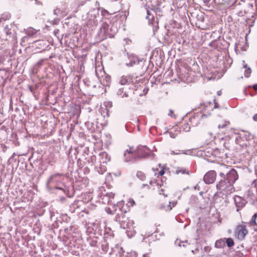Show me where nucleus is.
<instances>
[{"label":"nucleus","mask_w":257,"mask_h":257,"mask_svg":"<svg viewBox=\"0 0 257 257\" xmlns=\"http://www.w3.org/2000/svg\"><path fill=\"white\" fill-rule=\"evenodd\" d=\"M122 205V202H118L116 204H113V210H110L109 213L113 214L114 212H117L115 220L119 223L120 227L123 229H130L133 225V221L123 214L122 211L121 210ZM107 212L108 213V211Z\"/></svg>","instance_id":"1"},{"label":"nucleus","mask_w":257,"mask_h":257,"mask_svg":"<svg viewBox=\"0 0 257 257\" xmlns=\"http://www.w3.org/2000/svg\"><path fill=\"white\" fill-rule=\"evenodd\" d=\"M65 176L63 174L55 173L51 175L46 182V187L49 190L55 188L59 190H64L65 185L64 183Z\"/></svg>","instance_id":"2"},{"label":"nucleus","mask_w":257,"mask_h":257,"mask_svg":"<svg viewBox=\"0 0 257 257\" xmlns=\"http://www.w3.org/2000/svg\"><path fill=\"white\" fill-rule=\"evenodd\" d=\"M218 171L219 176L223 179H226L232 185L238 178L236 171L230 166L223 164H220L218 166Z\"/></svg>","instance_id":"3"},{"label":"nucleus","mask_w":257,"mask_h":257,"mask_svg":"<svg viewBox=\"0 0 257 257\" xmlns=\"http://www.w3.org/2000/svg\"><path fill=\"white\" fill-rule=\"evenodd\" d=\"M117 31L116 28L112 26L109 28L107 23H103L98 32V35L100 40H104L108 37H113Z\"/></svg>","instance_id":"4"},{"label":"nucleus","mask_w":257,"mask_h":257,"mask_svg":"<svg viewBox=\"0 0 257 257\" xmlns=\"http://www.w3.org/2000/svg\"><path fill=\"white\" fill-rule=\"evenodd\" d=\"M216 188L224 195L229 194L234 191L233 185L227 181L226 179L222 178L216 184Z\"/></svg>","instance_id":"5"},{"label":"nucleus","mask_w":257,"mask_h":257,"mask_svg":"<svg viewBox=\"0 0 257 257\" xmlns=\"http://www.w3.org/2000/svg\"><path fill=\"white\" fill-rule=\"evenodd\" d=\"M114 234L110 229H106L104 232L103 241L101 244V249L104 252H107L109 245L113 240Z\"/></svg>","instance_id":"6"},{"label":"nucleus","mask_w":257,"mask_h":257,"mask_svg":"<svg viewBox=\"0 0 257 257\" xmlns=\"http://www.w3.org/2000/svg\"><path fill=\"white\" fill-rule=\"evenodd\" d=\"M27 35L22 38L21 40V44L25 46L26 42L29 44L32 43V39L37 38L40 34L39 30H37L33 28H29L26 30Z\"/></svg>","instance_id":"7"},{"label":"nucleus","mask_w":257,"mask_h":257,"mask_svg":"<svg viewBox=\"0 0 257 257\" xmlns=\"http://www.w3.org/2000/svg\"><path fill=\"white\" fill-rule=\"evenodd\" d=\"M247 198L252 201H257V179L254 180L246 192Z\"/></svg>","instance_id":"8"},{"label":"nucleus","mask_w":257,"mask_h":257,"mask_svg":"<svg viewBox=\"0 0 257 257\" xmlns=\"http://www.w3.org/2000/svg\"><path fill=\"white\" fill-rule=\"evenodd\" d=\"M248 233L246 226L244 224L237 225L234 231L235 236L240 240H243Z\"/></svg>","instance_id":"9"},{"label":"nucleus","mask_w":257,"mask_h":257,"mask_svg":"<svg viewBox=\"0 0 257 257\" xmlns=\"http://www.w3.org/2000/svg\"><path fill=\"white\" fill-rule=\"evenodd\" d=\"M97 15H98L97 10H93L91 13L89 12L86 18V19H87V24L92 26H96L98 24Z\"/></svg>","instance_id":"10"},{"label":"nucleus","mask_w":257,"mask_h":257,"mask_svg":"<svg viewBox=\"0 0 257 257\" xmlns=\"http://www.w3.org/2000/svg\"><path fill=\"white\" fill-rule=\"evenodd\" d=\"M135 152L138 159H139L148 157L151 153V151L146 146H139Z\"/></svg>","instance_id":"11"},{"label":"nucleus","mask_w":257,"mask_h":257,"mask_svg":"<svg viewBox=\"0 0 257 257\" xmlns=\"http://www.w3.org/2000/svg\"><path fill=\"white\" fill-rule=\"evenodd\" d=\"M14 25L12 23L5 26L4 31L7 36L6 38V40L9 41L11 39H14L15 38V33L14 30Z\"/></svg>","instance_id":"12"},{"label":"nucleus","mask_w":257,"mask_h":257,"mask_svg":"<svg viewBox=\"0 0 257 257\" xmlns=\"http://www.w3.org/2000/svg\"><path fill=\"white\" fill-rule=\"evenodd\" d=\"M216 178V173L215 171L211 170L207 172L204 176V182L205 184H210L215 182Z\"/></svg>","instance_id":"13"},{"label":"nucleus","mask_w":257,"mask_h":257,"mask_svg":"<svg viewBox=\"0 0 257 257\" xmlns=\"http://www.w3.org/2000/svg\"><path fill=\"white\" fill-rule=\"evenodd\" d=\"M133 148L130 150H126L124 151L123 156L125 162L134 161L138 159V157L135 152L132 150Z\"/></svg>","instance_id":"14"},{"label":"nucleus","mask_w":257,"mask_h":257,"mask_svg":"<svg viewBox=\"0 0 257 257\" xmlns=\"http://www.w3.org/2000/svg\"><path fill=\"white\" fill-rule=\"evenodd\" d=\"M128 58L130 61L129 63H126V65L128 67H132L134 65H138L140 64V62L144 61L143 58H140L134 54L128 55Z\"/></svg>","instance_id":"15"},{"label":"nucleus","mask_w":257,"mask_h":257,"mask_svg":"<svg viewBox=\"0 0 257 257\" xmlns=\"http://www.w3.org/2000/svg\"><path fill=\"white\" fill-rule=\"evenodd\" d=\"M114 194L112 192H107L105 194L101 195L102 202L104 204H110L112 203V200L114 199Z\"/></svg>","instance_id":"16"},{"label":"nucleus","mask_w":257,"mask_h":257,"mask_svg":"<svg viewBox=\"0 0 257 257\" xmlns=\"http://www.w3.org/2000/svg\"><path fill=\"white\" fill-rule=\"evenodd\" d=\"M99 158V163L104 165H106L107 163L110 161V157L105 152L100 153Z\"/></svg>","instance_id":"17"},{"label":"nucleus","mask_w":257,"mask_h":257,"mask_svg":"<svg viewBox=\"0 0 257 257\" xmlns=\"http://www.w3.org/2000/svg\"><path fill=\"white\" fill-rule=\"evenodd\" d=\"M128 89L129 88L127 86L121 87L117 91V94L120 98L128 97L129 96Z\"/></svg>","instance_id":"18"},{"label":"nucleus","mask_w":257,"mask_h":257,"mask_svg":"<svg viewBox=\"0 0 257 257\" xmlns=\"http://www.w3.org/2000/svg\"><path fill=\"white\" fill-rule=\"evenodd\" d=\"M234 201L236 206L238 208H241L245 204V200L238 196L234 197Z\"/></svg>","instance_id":"19"},{"label":"nucleus","mask_w":257,"mask_h":257,"mask_svg":"<svg viewBox=\"0 0 257 257\" xmlns=\"http://www.w3.org/2000/svg\"><path fill=\"white\" fill-rule=\"evenodd\" d=\"M239 137L243 141H249L251 139L250 134L248 132L242 131L239 134Z\"/></svg>","instance_id":"20"},{"label":"nucleus","mask_w":257,"mask_h":257,"mask_svg":"<svg viewBox=\"0 0 257 257\" xmlns=\"http://www.w3.org/2000/svg\"><path fill=\"white\" fill-rule=\"evenodd\" d=\"M176 204V202H173L172 203L171 202V201L169 202V204L165 205L164 204H161L160 206V209H163L166 211H169L171 210L172 208V207L175 206V205Z\"/></svg>","instance_id":"21"},{"label":"nucleus","mask_w":257,"mask_h":257,"mask_svg":"<svg viewBox=\"0 0 257 257\" xmlns=\"http://www.w3.org/2000/svg\"><path fill=\"white\" fill-rule=\"evenodd\" d=\"M155 13V12L153 10H147V16H146V19L148 20L149 23V24H152L153 22L155 21V17L154 15L153 14Z\"/></svg>","instance_id":"22"},{"label":"nucleus","mask_w":257,"mask_h":257,"mask_svg":"<svg viewBox=\"0 0 257 257\" xmlns=\"http://www.w3.org/2000/svg\"><path fill=\"white\" fill-rule=\"evenodd\" d=\"M132 81V78L130 76H122L120 78L119 83L122 85L129 84Z\"/></svg>","instance_id":"23"},{"label":"nucleus","mask_w":257,"mask_h":257,"mask_svg":"<svg viewBox=\"0 0 257 257\" xmlns=\"http://www.w3.org/2000/svg\"><path fill=\"white\" fill-rule=\"evenodd\" d=\"M11 17V15L8 12H6L0 15V23H3L7 20H10Z\"/></svg>","instance_id":"24"},{"label":"nucleus","mask_w":257,"mask_h":257,"mask_svg":"<svg viewBox=\"0 0 257 257\" xmlns=\"http://www.w3.org/2000/svg\"><path fill=\"white\" fill-rule=\"evenodd\" d=\"M225 238H221L216 241L215 247L216 248H223L225 246Z\"/></svg>","instance_id":"25"},{"label":"nucleus","mask_w":257,"mask_h":257,"mask_svg":"<svg viewBox=\"0 0 257 257\" xmlns=\"http://www.w3.org/2000/svg\"><path fill=\"white\" fill-rule=\"evenodd\" d=\"M242 63L243 64V68L245 69L244 73V76L245 77H248L251 74V70L250 68L247 66V65L246 64H245V61L244 60L242 61Z\"/></svg>","instance_id":"26"},{"label":"nucleus","mask_w":257,"mask_h":257,"mask_svg":"<svg viewBox=\"0 0 257 257\" xmlns=\"http://www.w3.org/2000/svg\"><path fill=\"white\" fill-rule=\"evenodd\" d=\"M96 170L99 174H103L107 170L106 165L100 163L99 166L96 167Z\"/></svg>","instance_id":"27"},{"label":"nucleus","mask_w":257,"mask_h":257,"mask_svg":"<svg viewBox=\"0 0 257 257\" xmlns=\"http://www.w3.org/2000/svg\"><path fill=\"white\" fill-rule=\"evenodd\" d=\"M193 153V151L191 150H188L186 151H179L178 152H175L174 151H172L171 152V155H179L181 153L185 154V155H192Z\"/></svg>","instance_id":"28"},{"label":"nucleus","mask_w":257,"mask_h":257,"mask_svg":"<svg viewBox=\"0 0 257 257\" xmlns=\"http://www.w3.org/2000/svg\"><path fill=\"white\" fill-rule=\"evenodd\" d=\"M249 223L250 225H255L257 226V213H255L252 217L251 219L249 221Z\"/></svg>","instance_id":"29"},{"label":"nucleus","mask_w":257,"mask_h":257,"mask_svg":"<svg viewBox=\"0 0 257 257\" xmlns=\"http://www.w3.org/2000/svg\"><path fill=\"white\" fill-rule=\"evenodd\" d=\"M226 241L225 243H226L228 247H232L233 246L234 243L233 240L231 238H225Z\"/></svg>","instance_id":"30"},{"label":"nucleus","mask_w":257,"mask_h":257,"mask_svg":"<svg viewBox=\"0 0 257 257\" xmlns=\"http://www.w3.org/2000/svg\"><path fill=\"white\" fill-rule=\"evenodd\" d=\"M158 168H153L152 170L155 172V175H157V177H159V176H162L164 174L165 172L164 171V169H162L161 170H160L158 174L156 173V172L158 171Z\"/></svg>","instance_id":"31"},{"label":"nucleus","mask_w":257,"mask_h":257,"mask_svg":"<svg viewBox=\"0 0 257 257\" xmlns=\"http://www.w3.org/2000/svg\"><path fill=\"white\" fill-rule=\"evenodd\" d=\"M181 128L185 132H188L190 130V125L188 123H186L182 125Z\"/></svg>","instance_id":"32"},{"label":"nucleus","mask_w":257,"mask_h":257,"mask_svg":"<svg viewBox=\"0 0 257 257\" xmlns=\"http://www.w3.org/2000/svg\"><path fill=\"white\" fill-rule=\"evenodd\" d=\"M137 177L141 180H144L145 179V175L141 171H139L137 173Z\"/></svg>","instance_id":"33"},{"label":"nucleus","mask_w":257,"mask_h":257,"mask_svg":"<svg viewBox=\"0 0 257 257\" xmlns=\"http://www.w3.org/2000/svg\"><path fill=\"white\" fill-rule=\"evenodd\" d=\"M176 173L177 174H179V173H182L183 174H189V172L186 169L183 168H178V169L176 170Z\"/></svg>","instance_id":"34"},{"label":"nucleus","mask_w":257,"mask_h":257,"mask_svg":"<svg viewBox=\"0 0 257 257\" xmlns=\"http://www.w3.org/2000/svg\"><path fill=\"white\" fill-rule=\"evenodd\" d=\"M229 124V122L227 121H225L223 122L222 123L219 124L218 125V128H225L226 126H227Z\"/></svg>","instance_id":"35"},{"label":"nucleus","mask_w":257,"mask_h":257,"mask_svg":"<svg viewBox=\"0 0 257 257\" xmlns=\"http://www.w3.org/2000/svg\"><path fill=\"white\" fill-rule=\"evenodd\" d=\"M5 61V55L3 54H0V65L3 64Z\"/></svg>","instance_id":"36"},{"label":"nucleus","mask_w":257,"mask_h":257,"mask_svg":"<svg viewBox=\"0 0 257 257\" xmlns=\"http://www.w3.org/2000/svg\"><path fill=\"white\" fill-rule=\"evenodd\" d=\"M44 61V59H42L41 60H40L36 64V65L38 66V67H41V66L43 65V62Z\"/></svg>","instance_id":"37"},{"label":"nucleus","mask_w":257,"mask_h":257,"mask_svg":"<svg viewBox=\"0 0 257 257\" xmlns=\"http://www.w3.org/2000/svg\"><path fill=\"white\" fill-rule=\"evenodd\" d=\"M33 42H35L36 44V45L38 44V45H40V46H41L42 44H44V41H43V40L42 41L40 40L33 41L32 43H33Z\"/></svg>","instance_id":"38"},{"label":"nucleus","mask_w":257,"mask_h":257,"mask_svg":"<svg viewBox=\"0 0 257 257\" xmlns=\"http://www.w3.org/2000/svg\"><path fill=\"white\" fill-rule=\"evenodd\" d=\"M175 244H176V245H178V246H183V247H186V245L185 244V242H180H180L178 243V241H175Z\"/></svg>","instance_id":"39"},{"label":"nucleus","mask_w":257,"mask_h":257,"mask_svg":"<svg viewBox=\"0 0 257 257\" xmlns=\"http://www.w3.org/2000/svg\"><path fill=\"white\" fill-rule=\"evenodd\" d=\"M90 245L93 247L96 246L97 245V241L96 240H92L90 242Z\"/></svg>","instance_id":"40"},{"label":"nucleus","mask_w":257,"mask_h":257,"mask_svg":"<svg viewBox=\"0 0 257 257\" xmlns=\"http://www.w3.org/2000/svg\"><path fill=\"white\" fill-rule=\"evenodd\" d=\"M169 135H170V137L172 138H175L176 137V134H175V133H173L172 132H169Z\"/></svg>","instance_id":"41"},{"label":"nucleus","mask_w":257,"mask_h":257,"mask_svg":"<svg viewBox=\"0 0 257 257\" xmlns=\"http://www.w3.org/2000/svg\"><path fill=\"white\" fill-rule=\"evenodd\" d=\"M174 112H173V111L171 109L170 110V112L169 113H168V115L171 116V117H175V115H173Z\"/></svg>","instance_id":"42"},{"label":"nucleus","mask_w":257,"mask_h":257,"mask_svg":"<svg viewBox=\"0 0 257 257\" xmlns=\"http://www.w3.org/2000/svg\"><path fill=\"white\" fill-rule=\"evenodd\" d=\"M159 194H163L164 195L165 197H167V195H165V194H164V190L163 189H161L160 190H159Z\"/></svg>","instance_id":"43"},{"label":"nucleus","mask_w":257,"mask_h":257,"mask_svg":"<svg viewBox=\"0 0 257 257\" xmlns=\"http://www.w3.org/2000/svg\"><path fill=\"white\" fill-rule=\"evenodd\" d=\"M204 250L205 252H208L210 250V247L209 246H205L204 247Z\"/></svg>","instance_id":"44"},{"label":"nucleus","mask_w":257,"mask_h":257,"mask_svg":"<svg viewBox=\"0 0 257 257\" xmlns=\"http://www.w3.org/2000/svg\"><path fill=\"white\" fill-rule=\"evenodd\" d=\"M91 161L93 163L96 161V157L95 156H92L91 157Z\"/></svg>","instance_id":"45"},{"label":"nucleus","mask_w":257,"mask_h":257,"mask_svg":"<svg viewBox=\"0 0 257 257\" xmlns=\"http://www.w3.org/2000/svg\"><path fill=\"white\" fill-rule=\"evenodd\" d=\"M196 119V116H194V117H192L190 118V121L191 122H192L193 120H195Z\"/></svg>","instance_id":"46"},{"label":"nucleus","mask_w":257,"mask_h":257,"mask_svg":"<svg viewBox=\"0 0 257 257\" xmlns=\"http://www.w3.org/2000/svg\"><path fill=\"white\" fill-rule=\"evenodd\" d=\"M253 119L254 121H257V113L255 114L253 116Z\"/></svg>","instance_id":"47"},{"label":"nucleus","mask_w":257,"mask_h":257,"mask_svg":"<svg viewBox=\"0 0 257 257\" xmlns=\"http://www.w3.org/2000/svg\"><path fill=\"white\" fill-rule=\"evenodd\" d=\"M200 21L201 22H203L204 21V17H203V16L202 15L200 16Z\"/></svg>","instance_id":"48"},{"label":"nucleus","mask_w":257,"mask_h":257,"mask_svg":"<svg viewBox=\"0 0 257 257\" xmlns=\"http://www.w3.org/2000/svg\"><path fill=\"white\" fill-rule=\"evenodd\" d=\"M253 88L255 90H257V84H255L253 85Z\"/></svg>","instance_id":"49"},{"label":"nucleus","mask_w":257,"mask_h":257,"mask_svg":"<svg viewBox=\"0 0 257 257\" xmlns=\"http://www.w3.org/2000/svg\"><path fill=\"white\" fill-rule=\"evenodd\" d=\"M197 250H198V249L197 248V249H195V250H192V253H194L195 251H197Z\"/></svg>","instance_id":"50"},{"label":"nucleus","mask_w":257,"mask_h":257,"mask_svg":"<svg viewBox=\"0 0 257 257\" xmlns=\"http://www.w3.org/2000/svg\"><path fill=\"white\" fill-rule=\"evenodd\" d=\"M208 135L211 136H213V134L212 133H208Z\"/></svg>","instance_id":"51"},{"label":"nucleus","mask_w":257,"mask_h":257,"mask_svg":"<svg viewBox=\"0 0 257 257\" xmlns=\"http://www.w3.org/2000/svg\"><path fill=\"white\" fill-rule=\"evenodd\" d=\"M204 116H206V115L205 114H202L201 117L203 118Z\"/></svg>","instance_id":"52"},{"label":"nucleus","mask_w":257,"mask_h":257,"mask_svg":"<svg viewBox=\"0 0 257 257\" xmlns=\"http://www.w3.org/2000/svg\"><path fill=\"white\" fill-rule=\"evenodd\" d=\"M103 13L104 14H105V13H107V11L106 10H104V11H103Z\"/></svg>","instance_id":"53"},{"label":"nucleus","mask_w":257,"mask_h":257,"mask_svg":"<svg viewBox=\"0 0 257 257\" xmlns=\"http://www.w3.org/2000/svg\"><path fill=\"white\" fill-rule=\"evenodd\" d=\"M220 93H221V91H220L217 92V94L218 95H220Z\"/></svg>","instance_id":"54"},{"label":"nucleus","mask_w":257,"mask_h":257,"mask_svg":"<svg viewBox=\"0 0 257 257\" xmlns=\"http://www.w3.org/2000/svg\"><path fill=\"white\" fill-rule=\"evenodd\" d=\"M61 200L62 201L64 200H65V198H64V197H62V198H61Z\"/></svg>","instance_id":"55"},{"label":"nucleus","mask_w":257,"mask_h":257,"mask_svg":"<svg viewBox=\"0 0 257 257\" xmlns=\"http://www.w3.org/2000/svg\"><path fill=\"white\" fill-rule=\"evenodd\" d=\"M94 130H95V127L93 126V127L91 128L92 131H94Z\"/></svg>","instance_id":"56"},{"label":"nucleus","mask_w":257,"mask_h":257,"mask_svg":"<svg viewBox=\"0 0 257 257\" xmlns=\"http://www.w3.org/2000/svg\"><path fill=\"white\" fill-rule=\"evenodd\" d=\"M198 186V185H196L195 186L194 188H195V189H196L197 188Z\"/></svg>","instance_id":"57"},{"label":"nucleus","mask_w":257,"mask_h":257,"mask_svg":"<svg viewBox=\"0 0 257 257\" xmlns=\"http://www.w3.org/2000/svg\"><path fill=\"white\" fill-rule=\"evenodd\" d=\"M153 182L152 181H151L150 182V184L151 185H153Z\"/></svg>","instance_id":"58"},{"label":"nucleus","mask_w":257,"mask_h":257,"mask_svg":"<svg viewBox=\"0 0 257 257\" xmlns=\"http://www.w3.org/2000/svg\"><path fill=\"white\" fill-rule=\"evenodd\" d=\"M106 111V115H108V110L107 109H105Z\"/></svg>","instance_id":"59"},{"label":"nucleus","mask_w":257,"mask_h":257,"mask_svg":"<svg viewBox=\"0 0 257 257\" xmlns=\"http://www.w3.org/2000/svg\"><path fill=\"white\" fill-rule=\"evenodd\" d=\"M83 4L82 3V4H80V5H79L78 7H80V6H83Z\"/></svg>","instance_id":"60"},{"label":"nucleus","mask_w":257,"mask_h":257,"mask_svg":"<svg viewBox=\"0 0 257 257\" xmlns=\"http://www.w3.org/2000/svg\"><path fill=\"white\" fill-rule=\"evenodd\" d=\"M215 108H217V105L216 104H215V106H214Z\"/></svg>","instance_id":"61"},{"label":"nucleus","mask_w":257,"mask_h":257,"mask_svg":"<svg viewBox=\"0 0 257 257\" xmlns=\"http://www.w3.org/2000/svg\"><path fill=\"white\" fill-rule=\"evenodd\" d=\"M75 205H76V204H74L73 205V207L74 208H75Z\"/></svg>","instance_id":"62"},{"label":"nucleus","mask_w":257,"mask_h":257,"mask_svg":"<svg viewBox=\"0 0 257 257\" xmlns=\"http://www.w3.org/2000/svg\"><path fill=\"white\" fill-rule=\"evenodd\" d=\"M158 166H159V167H161V165L160 164H159L158 165Z\"/></svg>","instance_id":"63"},{"label":"nucleus","mask_w":257,"mask_h":257,"mask_svg":"<svg viewBox=\"0 0 257 257\" xmlns=\"http://www.w3.org/2000/svg\"><path fill=\"white\" fill-rule=\"evenodd\" d=\"M144 257H146V255L144 254L143 255Z\"/></svg>","instance_id":"64"}]
</instances>
